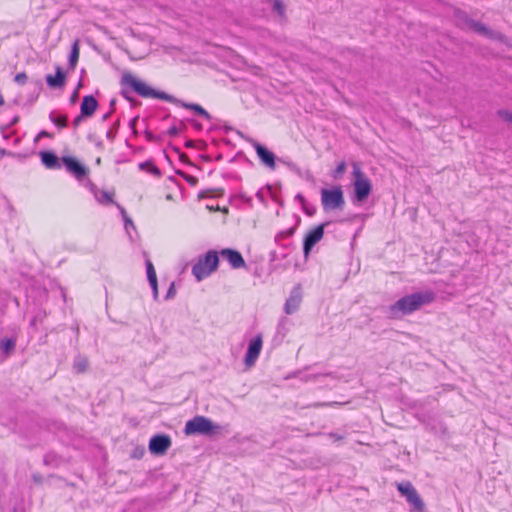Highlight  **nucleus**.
I'll list each match as a JSON object with an SVG mask.
<instances>
[{
	"mask_svg": "<svg viewBox=\"0 0 512 512\" xmlns=\"http://www.w3.org/2000/svg\"><path fill=\"white\" fill-rule=\"evenodd\" d=\"M120 85L122 87L121 94L127 99L130 100L127 93L128 90H131L138 94L139 96L143 98H157L161 99L176 105H180L183 108L190 109L197 113L198 115L206 118L209 120L211 118L210 114L199 104L194 103H186L182 100L177 99L176 97L167 94L162 91H157L153 89L152 87L148 86L145 82L142 80L136 78L132 73L130 72H124L122 74Z\"/></svg>",
	"mask_w": 512,
	"mask_h": 512,
	"instance_id": "1",
	"label": "nucleus"
},
{
	"mask_svg": "<svg viewBox=\"0 0 512 512\" xmlns=\"http://www.w3.org/2000/svg\"><path fill=\"white\" fill-rule=\"evenodd\" d=\"M434 298L435 296L432 291L416 292L406 295L390 306V315L393 318H398L410 314L418 310L421 306L431 303Z\"/></svg>",
	"mask_w": 512,
	"mask_h": 512,
	"instance_id": "2",
	"label": "nucleus"
},
{
	"mask_svg": "<svg viewBox=\"0 0 512 512\" xmlns=\"http://www.w3.org/2000/svg\"><path fill=\"white\" fill-rule=\"evenodd\" d=\"M220 426L205 416H195L187 421L184 427V433L190 435L212 436L218 433Z\"/></svg>",
	"mask_w": 512,
	"mask_h": 512,
	"instance_id": "3",
	"label": "nucleus"
},
{
	"mask_svg": "<svg viewBox=\"0 0 512 512\" xmlns=\"http://www.w3.org/2000/svg\"><path fill=\"white\" fill-rule=\"evenodd\" d=\"M353 186L355 199L358 202H364L370 195L372 190V185L369 178L364 174L361 170L360 166L357 163L353 164Z\"/></svg>",
	"mask_w": 512,
	"mask_h": 512,
	"instance_id": "4",
	"label": "nucleus"
},
{
	"mask_svg": "<svg viewBox=\"0 0 512 512\" xmlns=\"http://www.w3.org/2000/svg\"><path fill=\"white\" fill-rule=\"evenodd\" d=\"M321 204L325 212L343 210L345 199L340 186L321 190Z\"/></svg>",
	"mask_w": 512,
	"mask_h": 512,
	"instance_id": "5",
	"label": "nucleus"
},
{
	"mask_svg": "<svg viewBox=\"0 0 512 512\" xmlns=\"http://www.w3.org/2000/svg\"><path fill=\"white\" fill-rule=\"evenodd\" d=\"M219 263L218 254L215 251H208L203 260H199L192 268V273L198 281L209 276L217 269Z\"/></svg>",
	"mask_w": 512,
	"mask_h": 512,
	"instance_id": "6",
	"label": "nucleus"
},
{
	"mask_svg": "<svg viewBox=\"0 0 512 512\" xmlns=\"http://www.w3.org/2000/svg\"><path fill=\"white\" fill-rule=\"evenodd\" d=\"M460 19H462L463 22L476 33L481 34L489 39L501 41L504 38L501 33L489 29L485 24L469 18L466 14H462Z\"/></svg>",
	"mask_w": 512,
	"mask_h": 512,
	"instance_id": "7",
	"label": "nucleus"
},
{
	"mask_svg": "<svg viewBox=\"0 0 512 512\" xmlns=\"http://www.w3.org/2000/svg\"><path fill=\"white\" fill-rule=\"evenodd\" d=\"M397 488L399 492L406 497L407 501L410 504H412L417 511H424V502L422 501L416 489L412 486L410 482L399 483Z\"/></svg>",
	"mask_w": 512,
	"mask_h": 512,
	"instance_id": "8",
	"label": "nucleus"
},
{
	"mask_svg": "<svg viewBox=\"0 0 512 512\" xmlns=\"http://www.w3.org/2000/svg\"><path fill=\"white\" fill-rule=\"evenodd\" d=\"M171 445L172 441L169 435L157 434L150 439L149 450L153 455H164Z\"/></svg>",
	"mask_w": 512,
	"mask_h": 512,
	"instance_id": "9",
	"label": "nucleus"
},
{
	"mask_svg": "<svg viewBox=\"0 0 512 512\" xmlns=\"http://www.w3.org/2000/svg\"><path fill=\"white\" fill-rule=\"evenodd\" d=\"M328 223H322L318 226H316L313 230L309 231L307 233V235L305 236L304 238V242H303V252H304V256L307 258L310 251L312 250V248L314 247L315 244H317L322 238H323V235H324V227L327 225Z\"/></svg>",
	"mask_w": 512,
	"mask_h": 512,
	"instance_id": "10",
	"label": "nucleus"
},
{
	"mask_svg": "<svg viewBox=\"0 0 512 512\" xmlns=\"http://www.w3.org/2000/svg\"><path fill=\"white\" fill-rule=\"evenodd\" d=\"M61 160L67 171L74 175L76 179L81 180L88 175L89 168L81 164L76 158L64 156Z\"/></svg>",
	"mask_w": 512,
	"mask_h": 512,
	"instance_id": "11",
	"label": "nucleus"
},
{
	"mask_svg": "<svg viewBox=\"0 0 512 512\" xmlns=\"http://www.w3.org/2000/svg\"><path fill=\"white\" fill-rule=\"evenodd\" d=\"M262 348V337L261 335L256 336L249 343L246 355H245V364L248 367H251L255 364L256 360L259 357Z\"/></svg>",
	"mask_w": 512,
	"mask_h": 512,
	"instance_id": "12",
	"label": "nucleus"
},
{
	"mask_svg": "<svg viewBox=\"0 0 512 512\" xmlns=\"http://www.w3.org/2000/svg\"><path fill=\"white\" fill-rule=\"evenodd\" d=\"M220 254L230 263L231 267L234 269H239L246 266L244 258L237 250L225 248L221 250Z\"/></svg>",
	"mask_w": 512,
	"mask_h": 512,
	"instance_id": "13",
	"label": "nucleus"
},
{
	"mask_svg": "<svg viewBox=\"0 0 512 512\" xmlns=\"http://www.w3.org/2000/svg\"><path fill=\"white\" fill-rule=\"evenodd\" d=\"M254 148L262 163L271 169L275 168V155L260 143H255Z\"/></svg>",
	"mask_w": 512,
	"mask_h": 512,
	"instance_id": "14",
	"label": "nucleus"
},
{
	"mask_svg": "<svg viewBox=\"0 0 512 512\" xmlns=\"http://www.w3.org/2000/svg\"><path fill=\"white\" fill-rule=\"evenodd\" d=\"M40 157L43 165L48 169H60L62 160L52 151H41Z\"/></svg>",
	"mask_w": 512,
	"mask_h": 512,
	"instance_id": "15",
	"label": "nucleus"
},
{
	"mask_svg": "<svg viewBox=\"0 0 512 512\" xmlns=\"http://www.w3.org/2000/svg\"><path fill=\"white\" fill-rule=\"evenodd\" d=\"M65 73L63 72L62 68L60 66L56 67V75H47L46 76V82L49 87L51 88H62L65 85Z\"/></svg>",
	"mask_w": 512,
	"mask_h": 512,
	"instance_id": "16",
	"label": "nucleus"
},
{
	"mask_svg": "<svg viewBox=\"0 0 512 512\" xmlns=\"http://www.w3.org/2000/svg\"><path fill=\"white\" fill-rule=\"evenodd\" d=\"M98 107V102L92 95H87L83 98L81 103V114L85 117H90L94 114Z\"/></svg>",
	"mask_w": 512,
	"mask_h": 512,
	"instance_id": "17",
	"label": "nucleus"
},
{
	"mask_svg": "<svg viewBox=\"0 0 512 512\" xmlns=\"http://www.w3.org/2000/svg\"><path fill=\"white\" fill-rule=\"evenodd\" d=\"M301 303V294L299 291H293L290 297L287 299L285 303V312L287 314L294 313L300 306Z\"/></svg>",
	"mask_w": 512,
	"mask_h": 512,
	"instance_id": "18",
	"label": "nucleus"
},
{
	"mask_svg": "<svg viewBox=\"0 0 512 512\" xmlns=\"http://www.w3.org/2000/svg\"><path fill=\"white\" fill-rule=\"evenodd\" d=\"M89 362L85 356L78 355L74 359L73 369L76 373H84L88 368Z\"/></svg>",
	"mask_w": 512,
	"mask_h": 512,
	"instance_id": "19",
	"label": "nucleus"
},
{
	"mask_svg": "<svg viewBox=\"0 0 512 512\" xmlns=\"http://www.w3.org/2000/svg\"><path fill=\"white\" fill-rule=\"evenodd\" d=\"M79 54H80L79 40H76L72 44L71 52H70V56H69V66L71 69H74L76 67L77 62L79 60Z\"/></svg>",
	"mask_w": 512,
	"mask_h": 512,
	"instance_id": "20",
	"label": "nucleus"
},
{
	"mask_svg": "<svg viewBox=\"0 0 512 512\" xmlns=\"http://www.w3.org/2000/svg\"><path fill=\"white\" fill-rule=\"evenodd\" d=\"M16 346V342L13 339H6L1 341L0 343V349L5 354H9Z\"/></svg>",
	"mask_w": 512,
	"mask_h": 512,
	"instance_id": "21",
	"label": "nucleus"
},
{
	"mask_svg": "<svg viewBox=\"0 0 512 512\" xmlns=\"http://www.w3.org/2000/svg\"><path fill=\"white\" fill-rule=\"evenodd\" d=\"M51 121L60 128H64L67 126V117L65 115H59L57 117L54 114L50 115Z\"/></svg>",
	"mask_w": 512,
	"mask_h": 512,
	"instance_id": "22",
	"label": "nucleus"
},
{
	"mask_svg": "<svg viewBox=\"0 0 512 512\" xmlns=\"http://www.w3.org/2000/svg\"><path fill=\"white\" fill-rule=\"evenodd\" d=\"M146 270H147L148 281L154 282V280L157 279L156 271H155L153 264L149 260L146 262Z\"/></svg>",
	"mask_w": 512,
	"mask_h": 512,
	"instance_id": "23",
	"label": "nucleus"
},
{
	"mask_svg": "<svg viewBox=\"0 0 512 512\" xmlns=\"http://www.w3.org/2000/svg\"><path fill=\"white\" fill-rule=\"evenodd\" d=\"M273 10L276 11L279 16L284 17L285 6L281 0H273Z\"/></svg>",
	"mask_w": 512,
	"mask_h": 512,
	"instance_id": "24",
	"label": "nucleus"
},
{
	"mask_svg": "<svg viewBox=\"0 0 512 512\" xmlns=\"http://www.w3.org/2000/svg\"><path fill=\"white\" fill-rule=\"evenodd\" d=\"M346 170V164L345 162H341L337 165L336 169L334 170L333 177L334 178H340Z\"/></svg>",
	"mask_w": 512,
	"mask_h": 512,
	"instance_id": "25",
	"label": "nucleus"
},
{
	"mask_svg": "<svg viewBox=\"0 0 512 512\" xmlns=\"http://www.w3.org/2000/svg\"><path fill=\"white\" fill-rule=\"evenodd\" d=\"M139 167H140V169H144L145 167H151V173H153L156 176L161 175L160 170L156 166L152 165L150 162L141 163L139 165Z\"/></svg>",
	"mask_w": 512,
	"mask_h": 512,
	"instance_id": "26",
	"label": "nucleus"
},
{
	"mask_svg": "<svg viewBox=\"0 0 512 512\" xmlns=\"http://www.w3.org/2000/svg\"><path fill=\"white\" fill-rule=\"evenodd\" d=\"M14 81L19 85H24L27 81V75L24 72L16 74Z\"/></svg>",
	"mask_w": 512,
	"mask_h": 512,
	"instance_id": "27",
	"label": "nucleus"
},
{
	"mask_svg": "<svg viewBox=\"0 0 512 512\" xmlns=\"http://www.w3.org/2000/svg\"><path fill=\"white\" fill-rule=\"evenodd\" d=\"M499 116L504 120L512 123V113L508 111L501 110L498 112Z\"/></svg>",
	"mask_w": 512,
	"mask_h": 512,
	"instance_id": "28",
	"label": "nucleus"
},
{
	"mask_svg": "<svg viewBox=\"0 0 512 512\" xmlns=\"http://www.w3.org/2000/svg\"><path fill=\"white\" fill-rule=\"evenodd\" d=\"M121 213H122V215H123V217H124V221H125V228H126V229H128V226H129V225H130V226H132V227H134L132 220H131L130 218H128V216H127V214H126L125 209H123V208H122V209H121Z\"/></svg>",
	"mask_w": 512,
	"mask_h": 512,
	"instance_id": "29",
	"label": "nucleus"
},
{
	"mask_svg": "<svg viewBox=\"0 0 512 512\" xmlns=\"http://www.w3.org/2000/svg\"><path fill=\"white\" fill-rule=\"evenodd\" d=\"M149 284L153 290V295H154V298L156 299L158 297V283H157V279L153 281H149Z\"/></svg>",
	"mask_w": 512,
	"mask_h": 512,
	"instance_id": "30",
	"label": "nucleus"
},
{
	"mask_svg": "<svg viewBox=\"0 0 512 512\" xmlns=\"http://www.w3.org/2000/svg\"><path fill=\"white\" fill-rule=\"evenodd\" d=\"M181 175L186 179L188 183H190L191 185H196L198 180L195 177L183 173H181Z\"/></svg>",
	"mask_w": 512,
	"mask_h": 512,
	"instance_id": "31",
	"label": "nucleus"
},
{
	"mask_svg": "<svg viewBox=\"0 0 512 512\" xmlns=\"http://www.w3.org/2000/svg\"><path fill=\"white\" fill-rule=\"evenodd\" d=\"M341 403L338 402H332V403H315L312 406L313 407H323V406H331V405H340Z\"/></svg>",
	"mask_w": 512,
	"mask_h": 512,
	"instance_id": "32",
	"label": "nucleus"
},
{
	"mask_svg": "<svg viewBox=\"0 0 512 512\" xmlns=\"http://www.w3.org/2000/svg\"><path fill=\"white\" fill-rule=\"evenodd\" d=\"M32 479L37 484H41L43 481V477L40 474H33Z\"/></svg>",
	"mask_w": 512,
	"mask_h": 512,
	"instance_id": "33",
	"label": "nucleus"
},
{
	"mask_svg": "<svg viewBox=\"0 0 512 512\" xmlns=\"http://www.w3.org/2000/svg\"><path fill=\"white\" fill-rule=\"evenodd\" d=\"M179 133V130L177 127L173 126L171 127L169 130H168V134L171 135V136H176L178 135Z\"/></svg>",
	"mask_w": 512,
	"mask_h": 512,
	"instance_id": "34",
	"label": "nucleus"
},
{
	"mask_svg": "<svg viewBox=\"0 0 512 512\" xmlns=\"http://www.w3.org/2000/svg\"><path fill=\"white\" fill-rule=\"evenodd\" d=\"M77 99H78V92H77V90H75L70 97V102L72 104H74L77 101Z\"/></svg>",
	"mask_w": 512,
	"mask_h": 512,
	"instance_id": "35",
	"label": "nucleus"
},
{
	"mask_svg": "<svg viewBox=\"0 0 512 512\" xmlns=\"http://www.w3.org/2000/svg\"><path fill=\"white\" fill-rule=\"evenodd\" d=\"M329 437H330V438H332V439H334L335 441H339V440H342V439H343V437H342L341 435H338V434H336V433H330V434H329Z\"/></svg>",
	"mask_w": 512,
	"mask_h": 512,
	"instance_id": "36",
	"label": "nucleus"
},
{
	"mask_svg": "<svg viewBox=\"0 0 512 512\" xmlns=\"http://www.w3.org/2000/svg\"><path fill=\"white\" fill-rule=\"evenodd\" d=\"M82 117H84V116L81 114V115L77 116V117L74 119V121H73V125H74V127H77V126L80 124V122H81V120H82Z\"/></svg>",
	"mask_w": 512,
	"mask_h": 512,
	"instance_id": "37",
	"label": "nucleus"
},
{
	"mask_svg": "<svg viewBox=\"0 0 512 512\" xmlns=\"http://www.w3.org/2000/svg\"><path fill=\"white\" fill-rule=\"evenodd\" d=\"M102 196L105 199V201L108 202V203L113 201L111 195L109 193H107V192H103Z\"/></svg>",
	"mask_w": 512,
	"mask_h": 512,
	"instance_id": "38",
	"label": "nucleus"
},
{
	"mask_svg": "<svg viewBox=\"0 0 512 512\" xmlns=\"http://www.w3.org/2000/svg\"><path fill=\"white\" fill-rule=\"evenodd\" d=\"M174 293V285L172 284L167 292L166 298H170Z\"/></svg>",
	"mask_w": 512,
	"mask_h": 512,
	"instance_id": "39",
	"label": "nucleus"
},
{
	"mask_svg": "<svg viewBox=\"0 0 512 512\" xmlns=\"http://www.w3.org/2000/svg\"><path fill=\"white\" fill-rule=\"evenodd\" d=\"M296 199L299 200L302 204L305 202V198L302 194H297Z\"/></svg>",
	"mask_w": 512,
	"mask_h": 512,
	"instance_id": "40",
	"label": "nucleus"
},
{
	"mask_svg": "<svg viewBox=\"0 0 512 512\" xmlns=\"http://www.w3.org/2000/svg\"><path fill=\"white\" fill-rule=\"evenodd\" d=\"M146 135H147V138H148L149 140H154V139H155V137L153 136V134H152V133H150V132H147V133H146Z\"/></svg>",
	"mask_w": 512,
	"mask_h": 512,
	"instance_id": "41",
	"label": "nucleus"
},
{
	"mask_svg": "<svg viewBox=\"0 0 512 512\" xmlns=\"http://www.w3.org/2000/svg\"><path fill=\"white\" fill-rule=\"evenodd\" d=\"M5 101L3 96L0 94V108L4 105Z\"/></svg>",
	"mask_w": 512,
	"mask_h": 512,
	"instance_id": "42",
	"label": "nucleus"
},
{
	"mask_svg": "<svg viewBox=\"0 0 512 512\" xmlns=\"http://www.w3.org/2000/svg\"><path fill=\"white\" fill-rule=\"evenodd\" d=\"M36 321H37V319H36V318H33V319L31 320L30 325H31V326H33V327H35V326H36Z\"/></svg>",
	"mask_w": 512,
	"mask_h": 512,
	"instance_id": "43",
	"label": "nucleus"
},
{
	"mask_svg": "<svg viewBox=\"0 0 512 512\" xmlns=\"http://www.w3.org/2000/svg\"><path fill=\"white\" fill-rule=\"evenodd\" d=\"M186 146H187V147H193V141H191V140H190V141H187V142H186Z\"/></svg>",
	"mask_w": 512,
	"mask_h": 512,
	"instance_id": "44",
	"label": "nucleus"
},
{
	"mask_svg": "<svg viewBox=\"0 0 512 512\" xmlns=\"http://www.w3.org/2000/svg\"><path fill=\"white\" fill-rule=\"evenodd\" d=\"M186 158H187V156H186L185 154H181V155H180V159H181V160H184V159H186Z\"/></svg>",
	"mask_w": 512,
	"mask_h": 512,
	"instance_id": "45",
	"label": "nucleus"
},
{
	"mask_svg": "<svg viewBox=\"0 0 512 512\" xmlns=\"http://www.w3.org/2000/svg\"><path fill=\"white\" fill-rule=\"evenodd\" d=\"M41 135H42V136H47V135H48V133H47V132H45V131H43V132H41Z\"/></svg>",
	"mask_w": 512,
	"mask_h": 512,
	"instance_id": "46",
	"label": "nucleus"
},
{
	"mask_svg": "<svg viewBox=\"0 0 512 512\" xmlns=\"http://www.w3.org/2000/svg\"><path fill=\"white\" fill-rule=\"evenodd\" d=\"M96 162H97V164H100L101 163V159L97 158Z\"/></svg>",
	"mask_w": 512,
	"mask_h": 512,
	"instance_id": "47",
	"label": "nucleus"
},
{
	"mask_svg": "<svg viewBox=\"0 0 512 512\" xmlns=\"http://www.w3.org/2000/svg\"><path fill=\"white\" fill-rule=\"evenodd\" d=\"M13 512H17L16 510H14Z\"/></svg>",
	"mask_w": 512,
	"mask_h": 512,
	"instance_id": "48",
	"label": "nucleus"
}]
</instances>
